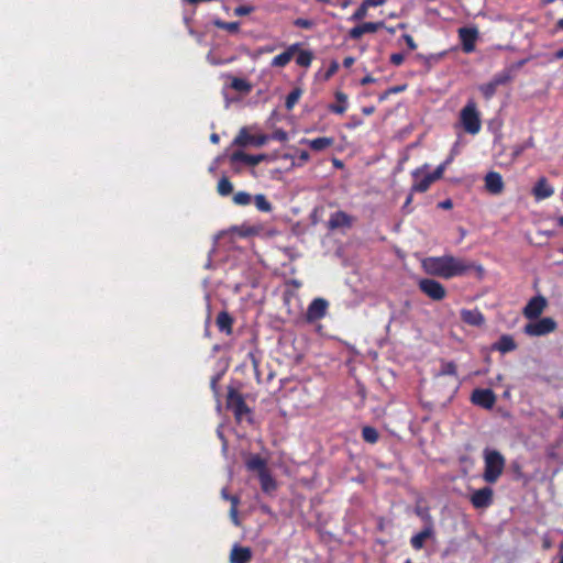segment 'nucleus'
I'll use <instances>...</instances> for the list:
<instances>
[{"mask_svg":"<svg viewBox=\"0 0 563 563\" xmlns=\"http://www.w3.org/2000/svg\"><path fill=\"white\" fill-rule=\"evenodd\" d=\"M421 267L426 274L445 279L457 275V260L451 255L426 257Z\"/></svg>","mask_w":563,"mask_h":563,"instance_id":"obj_1","label":"nucleus"},{"mask_svg":"<svg viewBox=\"0 0 563 563\" xmlns=\"http://www.w3.org/2000/svg\"><path fill=\"white\" fill-rule=\"evenodd\" d=\"M245 466L247 471L257 474L263 493L271 495L277 489V482L268 470L266 459L260 454H250L245 461Z\"/></svg>","mask_w":563,"mask_h":563,"instance_id":"obj_2","label":"nucleus"},{"mask_svg":"<svg viewBox=\"0 0 563 563\" xmlns=\"http://www.w3.org/2000/svg\"><path fill=\"white\" fill-rule=\"evenodd\" d=\"M453 161V155L451 154L445 162L440 164L432 173L427 172V165L416 168L411 175L413 178V183L410 191L412 192H424L427 191L431 184L435 180L440 179L445 170L448 164Z\"/></svg>","mask_w":563,"mask_h":563,"instance_id":"obj_3","label":"nucleus"},{"mask_svg":"<svg viewBox=\"0 0 563 563\" xmlns=\"http://www.w3.org/2000/svg\"><path fill=\"white\" fill-rule=\"evenodd\" d=\"M483 457L485 464L483 478L486 483L494 484L501 476L506 460L500 452L492 449L484 450Z\"/></svg>","mask_w":563,"mask_h":563,"instance_id":"obj_4","label":"nucleus"},{"mask_svg":"<svg viewBox=\"0 0 563 563\" xmlns=\"http://www.w3.org/2000/svg\"><path fill=\"white\" fill-rule=\"evenodd\" d=\"M225 402L227 408L233 412L238 422L245 420L249 423H253L252 411L240 391L233 387H229Z\"/></svg>","mask_w":563,"mask_h":563,"instance_id":"obj_5","label":"nucleus"},{"mask_svg":"<svg viewBox=\"0 0 563 563\" xmlns=\"http://www.w3.org/2000/svg\"><path fill=\"white\" fill-rule=\"evenodd\" d=\"M460 120L464 131L471 135L477 134L482 129V114L474 100H468L460 112Z\"/></svg>","mask_w":563,"mask_h":563,"instance_id":"obj_6","label":"nucleus"},{"mask_svg":"<svg viewBox=\"0 0 563 563\" xmlns=\"http://www.w3.org/2000/svg\"><path fill=\"white\" fill-rule=\"evenodd\" d=\"M556 328V321L551 317H545L527 323L523 332L529 336H542L554 332Z\"/></svg>","mask_w":563,"mask_h":563,"instance_id":"obj_7","label":"nucleus"},{"mask_svg":"<svg viewBox=\"0 0 563 563\" xmlns=\"http://www.w3.org/2000/svg\"><path fill=\"white\" fill-rule=\"evenodd\" d=\"M419 290L427 297L434 301H440L445 298L446 290L444 286L432 278H421L418 282Z\"/></svg>","mask_w":563,"mask_h":563,"instance_id":"obj_8","label":"nucleus"},{"mask_svg":"<svg viewBox=\"0 0 563 563\" xmlns=\"http://www.w3.org/2000/svg\"><path fill=\"white\" fill-rule=\"evenodd\" d=\"M511 80H512L511 71L504 70V71L497 74L496 76H494V78L490 81L481 85L479 91L483 93L485 99H490L495 95V92L499 86L508 85Z\"/></svg>","mask_w":563,"mask_h":563,"instance_id":"obj_9","label":"nucleus"},{"mask_svg":"<svg viewBox=\"0 0 563 563\" xmlns=\"http://www.w3.org/2000/svg\"><path fill=\"white\" fill-rule=\"evenodd\" d=\"M494 490L490 487L474 489L470 494V501L476 509H486L493 504Z\"/></svg>","mask_w":563,"mask_h":563,"instance_id":"obj_10","label":"nucleus"},{"mask_svg":"<svg viewBox=\"0 0 563 563\" xmlns=\"http://www.w3.org/2000/svg\"><path fill=\"white\" fill-rule=\"evenodd\" d=\"M267 140H268V136L265 134L252 135L249 133L246 128H242L233 141V145H236L240 147H245L249 145H254L256 147H261L264 144H266Z\"/></svg>","mask_w":563,"mask_h":563,"instance_id":"obj_11","label":"nucleus"},{"mask_svg":"<svg viewBox=\"0 0 563 563\" xmlns=\"http://www.w3.org/2000/svg\"><path fill=\"white\" fill-rule=\"evenodd\" d=\"M329 302L324 298H314L308 306L306 320L310 323L321 320L325 317Z\"/></svg>","mask_w":563,"mask_h":563,"instance_id":"obj_12","label":"nucleus"},{"mask_svg":"<svg viewBox=\"0 0 563 563\" xmlns=\"http://www.w3.org/2000/svg\"><path fill=\"white\" fill-rule=\"evenodd\" d=\"M547 306L548 302L543 296L533 297L523 308V316L530 320L538 319L543 313Z\"/></svg>","mask_w":563,"mask_h":563,"instance_id":"obj_13","label":"nucleus"},{"mask_svg":"<svg viewBox=\"0 0 563 563\" xmlns=\"http://www.w3.org/2000/svg\"><path fill=\"white\" fill-rule=\"evenodd\" d=\"M471 400L474 405L485 409H492L496 402V396L490 389H475Z\"/></svg>","mask_w":563,"mask_h":563,"instance_id":"obj_14","label":"nucleus"},{"mask_svg":"<svg viewBox=\"0 0 563 563\" xmlns=\"http://www.w3.org/2000/svg\"><path fill=\"white\" fill-rule=\"evenodd\" d=\"M479 37L477 27H463L460 29V40L462 43V49L465 53H472L475 51V44Z\"/></svg>","mask_w":563,"mask_h":563,"instance_id":"obj_15","label":"nucleus"},{"mask_svg":"<svg viewBox=\"0 0 563 563\" xmlns=\"http://www.w3.org/2000/svg\"><path fill=\"white\" fill-rule=\"evenodd\" d=\"M385 23L383 21L379 22H364L352 27L349 31V38L353 41L360 40L366 33H375L379 29L384 27Z\"/></svg>","mask_w":563,"mask_h":563,"instance_id":"obj_16","label":"nucleus"},{"mask_svg":"<svg viewBox=\"0 0 563 563\" xmlns=\"http://www.w3.org/2000/svg\"><path fill=\"white\" fill-rule=\"evenodd\" d=\"M301 46L300 43H294L291 45H289L286 51H284L283 53L276 55L272 62H271V66L272 67H277V68H283L285 66H287L290 60L294 58V56L296 55L297 52H299V47Z\"/></svg>","mask_w":563,"mask_h":563,"instance_id":"obj_17","label":"nucleus"},{"mask_svg":"<svg viewBox=\"0 0 563 563\" xmlns=\"http://www.w3.org/2000/svg\"><path fill=\"white\" fill-rule=\"evenodd\" d=\"M504 180L499 173L489 172L485 176V188L492 195H499L504 190Z\"/></svg>","mask_w":563,"mask_h":563,"instance_id":"obj_18","label":"nucleus"},{"mask_svg":"<svg viewBox=\"0 0 563 563\" xmlns=\"http://www.w3.org/2000/svg\"><path fill=\"white\" fill-rule=\"evenodd\" d=\"M252 556L251 548L234 544L230 553V563H250Z\"/></svg>","mask_w":563,"mask_h":563,"instance_id":"obj_19","label":"nucleus"},{"mask_svg":"<svg viewBox=\"0 0 563 563\" xmlns=\"http://www.w3.org/2000/svg\"><path fill=\"white\" fill-rule=\"evenodd\" d=\"M532 194L537 200H543L554 194V188L549 184L545 177H541L536 183Z\"/></svg>","mask_w":563,"mask_h":563,"instance_id":"obj_20","label":"nucleus"},{"mask_svg":"<svg viewBox=\"0 0 563 563\" xmlns=\"http://www.w3.org/2000/svg\"><path fill=\"white\" fill-rule=\"evenodd\" d=\"M460 316L464 323L471 327H482L485 324V317L478 309L462 310Z\"/></svg>","mask_w":563,"mask_h":563,"instance_id":"obj_21","label":"nucleus"},{"mask_svg":"<svg viewBox=\"0 0 563 563\" xmlns=\"http://www.w3.org/2000/svg\"><path fill=\"white\" fill-rule=\"evenodd\" d=\"M266 158L265 154L252 155L243 151H236L231 155L232 162H242L249 166H256Z\"/></svg>","mask_w":563,"mask_h":563,"instance_id":"obj_22","label":"nucleus"},{"mask_svg":"<svg viewBox=\"0 0 563 563\" xmlns=\"http://www.w3.org/2000/svg\"><path fill=\"white\" fill-rule=\"evenodd\" d=\"M484 267L472 262H460V276H473L481 280L484 276Z\"/></svg>","mask_w":563,"mask_h":563,"instance_id":"obj_23","label":"nucleus"},{"mask_svg":"<svg viewBox=\"0 0 563 563\" xmlns=\"http://www.w3.org/2000/svg\"><path fill=\"white\" fill-rule=\"evenodd\" d=\"M300 143L307 144L314 152H322L334 144V139L329 136H322L312 140L302 139Z\"/></svg>","mask_w":563,"mask_h":563,"instance_id":"obj_24","label":"nucleus"},{"mask_svg":"<svg viewBox=\"0 0 563 563\" xmlns=\"http://www.w3.org/2000/svg\"><path fill=\"white\" fill-rule=\"evenodd\" d=\"M353 219L344 211H336L330 216L329 219V228L338 229V228H350L352 225Z\"/></svg>","mask_w":563,"mask_h":563,"instance_id":"obj_25","label":"nucleus"},{"mask_svg":"<svg viewBox=\"0 0 563 563\" xmlns=\"http://www.w3.org/2000/svg\"><path fill=\"white\" fill-rule=\"evenodd\" d=\"M216 324L220 332L230 335L233 330V318L228 311L222 310L217 316Z\"/></svg>","mask_w":563,"mask_h":563,"instance_id":"obj_26","label":"nucleus"},{"mask_svg":"<svg viewBox=\"0 0 563 563\" xmlns=\"http://www.w3.org/2000/svg\"><path fill=\"white\" fill-rule=\"evenodd\" d=\"M433 534L432 525H427L420 532L416 533L410 539V544L415 550H421L424 547L426 540Z\"/></svg>","mask_w":563,"mask_h":563,"instance_id":"obj_27","label":"nucleus"},{"mask_svg":"<svg viewBox=\"0 0 563 563\" xmlns=\"http://www.w3.org/2000/svg\"><path fill=\"white\" fill-rule=\"evenodd\" d=\"M335 100L338 103L329 104V111L335 114H343L347 109V96L342 91H336Z\"/></svg>","mask_w":563,"mask_h":563,"instance_id":"obj_28","label":"nucleus"},{"mask_svg":"<svg viewBox=\"0 0 563 563\" xmlns=\"http://www.w3.org/2000/svg\"><path fill=\"white\" fill-rule=\"evenodd\" d=\"M517 344L512 336L510 335H503L500 339L494 344V349L499 351L500 353H507L510 351L516 350Z\"/></svg>","mask_w":563,"mask_h":563,"instance_id":"obj_29","label":"nucleus"},{"mask_svg":"<svg viewBox=\"0 0 563 563\" xmlns=\"http://www.w3.org/2000/svg\"><path fill=\"white\" fill-rule=\"evenodd\" d=\"M296 64L300 67L308 68L310 67L312 60H313V53L309 49H301V46L299 47V52L296 53Z\"/></svg>","mask_w":563,"mask_h":563,"instance_id":"obj_30","label":"nucleus"},{"mask_svg":"<svg viewBox=\"0 0 563 563\" xmlns=\"http://www.w3.org/2000/svg\"><path fill=\"white\" fill-rule=\"evenodd\" d=\"M362 438L365 442L375 444L379 439V433L374 427L365 426L362 429Z\"/></svg>","mask_w":563,"mask_h":563,"instance_id":"obj_31","label":"nucleus"},{"mask_svg":"<svg viewBox=\"0 0 563 563\" xmlns=\"http://www.w3.org/2000/svg\"><path fill=\"white\" fill-rule=\"evenodd\" d=\"M254 205L257 210L262 212H271L273 210L272 203L267 200L266 196L263 194H257L254 196Z\"/></svg>","mask_w":563,"mask_h":563,"instance_id":"obj_32","label":"nucleus"},{"mask_svg":"<svg viewBox=\"0 0 563 563\" xmlns=\"http://www.w3.org/2000/svg\"><path fill=\"white\" fill-rule=\"evenodd\" d=\"M302 95V90L300 88H294L286 97L285 107L287 110H291L296 103L299 101Z\"/></svg>","mask_w":563,"mask_h":563,"instance_id":"obj_33","label":"nucleus"},{"mask_svg":"<svg viewBox=\"0 0 563 563\" xmlns=\"http://www.w3.org/2000/svg\"><path fill=\"white\" fill-rule=\"evenodd\" d=\"M214 25L218 29L228 31L229 33H238L240 30V22H238V21L225 22L222 20H216Z\"/></svg>","mask_w":563,"mask_h":563,"instance_id":"obj_34","label":"nucleus"},{"mask_svg":"<svg viewBox=\"0 0 563 563\" xmlns=\"http://www.w3.org/2000/svg\"><path fill=\"white\" fill-rule=\"evenodd\" d=\"M218 192L220 196H229L233 191V185L227 177H222L218 183Z\"/></svg>","mask_w":563,"mask_h":563,"instance_id":"obj_35","label":"nucleus"},{"mask_svg":"<svg viewBox=\"0 0 563 563\" xmlns=\"http://www.w3.org/2000/svg\"><path fill=\"white\" fill-rule=\"evenodd\" d=\"M252 201V196L245 191H239L233 196V202L238 206H247Z\"/></svg>","mask_w":563,"mask_h":563,"instance_id":"obj_36","label":"nucleus"},{"mask_svg":"<svg viewBox=\"0 0 563 563\" xmlns=\"http://www.w3.org/2000/svg\"><path fill=\"white\" fill-rule=\"evenodd\" d=\"M368 5L365 1L361 3V5L354 11V13L351 15L352 21H361L367 15Z\"/></svg>","mask_w":563,"mask_h":563,"instance_id":"obj_37","label":"nucleus"},{"mask_svg":"<svg viewBox=\"0 0 563 563\" xmlns=\"http://www.w3.org/2000/svg\"><path fill=\"white\" fill-rule=\"evenodd\" d=\"M231 87L238 91L247 92L251 90V85L242 78H233Z\"/></svg>","mask_w":563,"mask_h":563,"instance_id":"obj_38","label":"nucleus"},{"mask_svg":"<svg viewBox=\"0 0 563 563\" xmlns=\"http://www.w3.org/2000/svg\"><path fill=\"white\" fill-rule=\"evenodd\" d=\"M231 508H230V517L235 526H239V518H238V507L240 504L239 497H232L230 498Z\"/></svg>","mask_w":563,"mask_h":563,"instance_id":"obj_39","label":"nucleus"},{"mask_svg":"<svg viewBox=\"0 0 563 563\" xmlns=\"http://www.w3.org/2000/svg\"><path fill=\"white\" fill-rule=\"evenodd\" d=\"M294 25L305 30H311L316 23L312 20L298 18L294 21Z\"/></svg>","mask_w":563,"mask_h":563,"instance_id":"obj_40","label":"nucleus"},{"mask_svg":"<svg viewBox=\"0 0 563 563\" xmlns=\"http://www.w3.org/2000/svg\"><path fill=\"white\" fill-rule=\"evenodd\" d=\"M254 11L253 5H239L234 9V15L236 16H244Z\"/></svg>","mask_w":563,"mask_h":563,"instance_id":"obj_41","label":"nucleus"},{"mask_svg":"<svg viewBox=\"0 0 563 563\" xmlns=\"http://www.w3.org/2000/svg\"><path fill=\"white\" fill-rule=\"evenodd\" d=\"M389 60L393 65L400 66L405 60V56L401 53H394L390 55Z\"/></svg>","mask_w":563,"mask_h":563,"instance_id":"obj_42","label":"nucleus"},{"mask_svg":"<svg viewBox=\"0 0 563 563\" xmlns=\"http://www.w3.org/2000/svg\"><path fill=\"white\" fill-rule=\"evenodd\" d=\"M247 357L251 361L252 366L254 367L255 372H258L260 358L257 356V353L254 351H251V352H249Z\"/></svg>","mask_w":563,"mask_h":563,"instance_id":"obj_43","label":"nucleus"},{"mask_svg":"<svg viewBox=\"0 0 563 563\" xmlns=\"http://www.w3.org/2000/svg\"><path fill=\"white\" fill-rule=\"evenodd\" d=\"M362 124H363L362 119H360V118H358V117H356V115H352V117L350 118V121L346 123V128H347V129H355V128H357V126H360V125H362Z\"/></svg>","mask_w":563,"mask_h":563,"instance_id":"obj_44","label":"nucleus"},{"mask_svg":"<svg viewBox=\"0 0 563 563\" xmlns=\"http://www.w3.org/2000/svg\"><path fill=\"white\" fill-rule=\"evenodd\" d=\"M402 38L410 51H415L417 48V44L411 35L404 34Z\"/></svg>","mask_w":563,"mask_h":563,"instance_id":"obj_45","label":"nucleus"},{"mask_svg":"<svg viewBox=\"0 0 563 563\" xmlns=\"http://www.w3.org/2000/svg\"><path fill=\"white\" fill-rule=\"evenodd\" d=\"M338 69L339 64L338 62L333 60L325 73V78L329 79L330 77H332L338 71Z\"/></svg>","mask_w":563,"mask_h":563,"instance_id":"obj_46","label":"nucleus"},{"mask_svg":"<svg viewBox=\"0 0 563 563\" xmlns=\"http://www.w3.org/2000/svg\"><path fill=\"white\" fill-rule=\"evenodd\" d=\"M456 366L453 362L446 363L443 367L441 373L442 374H455Z\"/></svg>","mask_w":563,"mask_h":563,"instance_id":"obj_47","label":"nucleus"},{"mask_svg":"<svg viewBox=\"0 0 563 563\" xmlns=\"http://www.w3.org/2000/svg\"><path fill=\"white\" fill-rule=\"evenodd\" d=\"M366 2V4L371 8V7H379V5H383L386 0H364Z\"/></svg>","mask_w":563,"mask_h":563,"instance_id":"obj_48","label":"nucleus"},{"mask_svg":"<svg viewBox=\"0 0 563 563\" xmlns=\"http://www.w3.org/2000/svg\"><path fill=\"white\" fill-rule=\"evenodd\" d=\"M298 158L301 163H306L310 159V154L307 151H300Z\"/></svg>","mask_w":563,"mask_h":563,"instance_id":"obj_49","label":"nucleus"},{"mask_svg":"<svg viewBox=\"0 0 563 563\" xmlns=\"http://www.w3.org/2000/svg\"><path fill=\"white\" fill-rule=\"evenodd\" d=\"M354 63H355V58H354V57H352V56H346V57L343 59V67H345V68H350Z\"/></svg>","mask_w":563,"mask_h":563,"instance_id":"obj_50","label":"nucleus"},{"mask_svg":"<svg viewBox=\"0 0 563 563\" xmlns=\"http://www.w3.org/2000/svg\"><path fill=\"white\" fill-rule=\"evenodd\" d=\"M439 207L443 208V209H451L453 207V202L451 199H446V200L440 202Z\"/></svg>","mask_w":563,"mask_h":563,"instance_id":"obj_51","label":"nucleus"},{"mask_svg":"<svg viewBox=\"0 0 563 563\" xmlns=\"http://www.w3.org/2000/svg\"><path fill=\"white\" fill-rule=\"evenodd\" d=\"M274 137L279 140V141H286L287 140V133L284 132V131H277V132H275Z\"/></svg>","mask_w":563,"mask_h":563,"instance_id":"obj_52","label":"nucleus"},{"mask_svg":"<svg viewBox=\"0 0 563 563\" xmlns=\"http://www.w3.org/2000/svg\"><path fill=\"white\" fill-rule=\"evenodd\" d=\"M362 112L365 114V115H371L375 112V107L374 106H369V107H363L362 108Z\"/></svg>","mask_w":563,"mask_h":563,"instance_id":"obj_53","label":"nucleus"},{"mask_svg":"<svg viewBox=\"0 0 563 563\" xmlns=\"http://www.w3.org/2000/svg\"><path fill=\"white\" fill-rule=\"evenodd\" d=\"M374 81H375V79L372 76L367 75L361 79V85L365 86V85L372 84Z\"/></svg>","mask_w":563,"mask_h":563,"instance_id":"obj_54","label":"nucleus"},{"mask_svg":"<svg viewBox=\"0 0 563 563\" xmlns=\"http://www.w3.org/2000/svg\"><path fill=\"white\" fill-rule=\"evenodd\" d=\"M221 496H222V498H223V499L229 500V501H230V498H232V497H236L235 495H230V494L228 493V489H227V488H223V489L221 490Z\"/></svg>","mask_w":563,"mask_h":563,"instance_id":"obj_55","label":"nucleus"},{"mask_svg":"<svg viewBox=\"0 0 563 563\" xmlns=\"http://www.w3.org/2000/svg\"><path fill=\"white\" fill-rule=\"evenodd\" d=\"M552 547V542L551 540L548 538V537H544L543 538V549L544 550H548Z\"/></svg>","mask_w":563,"mask_h":563,"instance_id":"obj_56","label":"nucleus"},{"mask_svg":"<svg viewBox=\"0 0 563 563\" xmlns=\"http://www.w3.org/2000/svg\"><path fill=\"white\" fill-rule=\"evenodd\" d=\"M332 163H333V166L336 168H343V166H344L343 162L339 158H333Z\"/></svg>","mask_w":563,"mask_h":563,"instance_id":"obj_57","label":"nucleus"},{"mask_svg":"<svg viewBox=\"0 0 563 563\" xmlns=\"http://www.w3.org/2000/svg\"><path fill=\"white\" fill-rule=\"evenodd\" d=\"M210 141L213 143V144H218L220 142V136L217 134V133H212L210 135Z\"/></svg>","mask_w":563,"mask_h":563,"instance_id":"obj_58","label":"nucleus"},{"mask_svg":"<svg viewBox=\"0 0 563 563\" xmlns=\"http://www.w3.org/2000/svg\"><path fill=\"white\" fill-rule=\"evenodd\" d=\"M411 202H412V191L408 195V197L404 203V209L407 208Z\"/></svg>","mask_w":563,"mask_h":563,"instance_id":"obj_59","label":"nucleus"},{"mask_svg":"<svg viewBox=\"0 0 563 563\" xmlns=\"http://www.w3.org/2000/svg\"><path fill=\"white\" fill-rule=\"evenodd\" d=\"M559 556H560L559 563H563V542L559 547Z\"/></svg>","mask_w":563,"mask_h":563,"instance_id":"obj_60","label":"nucleus"},{"mask_svg":"<svg viewBox=\"0 0 563 563\" xmlns=\"http://www.w3.org/2000/svg\"><path fill=\"white\" fill-rule=\"evenodd\" d=\"M555 58L561 59L563 58V48L559 49L554 54Z\"/></svg>","mask_w":563,"mask_h":563,"instance_id":"obj_61","label":"nucleus"},{"mask_svg":"<svg viewBox=\"0 0 563 563\" xmlns=\"http://www.w3.org/2000/svg\"><path fill=\"white\" fill-rule=\"evenodd\" d=\"M217 383H218V377H212V379H211V388L213 390L217 389Z\"/></svg>","mask_w":563,"mask_h":563,"instance_id":"obj_62","label":"nucleus"},{"mask_svg":"<svg viewBox=\"0 0 563 563\" xmlns=\"http://www.w3.org/2000/svg\"><path fill=\"white\" fill-rule=\"evenodd\" d=\"M275 51V46H265L263 47V52L265 53H272Z\"/></svg>","mask_w":563,"mask_h":563,"instance_id":"obj_63","label":"nucleus"},{"mask_svg":"<svg viewBox=\"0 0 563 563\" xmlns=\"http://www.w3.org/2000/svg\"><path fill=\"white\" fill-rule=\"evenodd\" d=\"M556 27L560 29V30H563V19H560L558 22H556Z\"/></svg>","mask_w":563,"mask_h":563,"instance_id":"obj_64","label":"nucleus"}]
</instances>
